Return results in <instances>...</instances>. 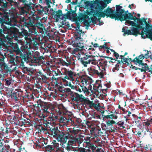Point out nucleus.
<instances>
[{"label":"nucleus","mask_w":152,"mask_h":152,"mask_svg":"<svg viewBox=\"0 0 152 152\" xmlns=\"http://www.w3.org/2000/svg\"><path fill=\"white\" fill-rule=\"evenodd\" d=\"M28 43L26 44H22V43H13L12 47L13 50L16 55L21 58L26 62H31V63H37L44 59V57L42 56H40V53L38 51H36L33 56L34 59L31 56V52H29L28 49Z\"/></svg>","instance_id":"1"},{"label":"nucleus","mask_w":152,"mask_h":152,"mask_svg":"<svg viewBox=\"0 0 152 152\" xmlns=\"http://www.w3.org/2000/svg\"><path fill=\"white\" fill-rule=\"evenodd\" d=\"M116 12L108 7L103 12L99 13V16L104 18L106 16L107 18L109 17L112 19H115V20H120L122 21L126 20L127 19L130 20L131 18L129 17L128 14H124L125 11L122 9L123 7L120 5H116Z\"/></svg>","instance_id":"2"},{"label":"nucleus","mask_w":152,"mask_h":152,"mask_svg":"<svg viewBox=\"0 0 152 152\" xmlns=\"http://www.w3.org/2000/svg\"><path fill=\"white\" fill-rule=\"evenodd\" d=\"M58 89L59 91L62 93H64L67 96L68 95H70L72 102L79 101L83 102L86 101V98L83 96L82 94L79 95L75 92L72 91L69 88H66L60 86Z\"/></svg>","instance_id":"3"},{"label":"nucleus","mask_w":152,"mask_h":152,"mask_svg":"<svg viewBox=\"0 0 152 152\" xmlns=\"http://www.w3.org/2000/svg\"><path fill=\"white\" fill-rule=\"evenodd\" d=\"M86 53L84 54L82 57H80L78 60L80 61L81 63L85 67H86L88 64H91L94 65H96L97 61L94 58L95 56L91 55H86Z\"/></svg>","instance_id":"4"},{"label":"nucleus","mask_w":152,"mask_h":152,"mask_svg":"<svg viewBox=\"0 0 152 152\" xmlns=\"http://www.w3.org/2000/svg\"><path fill=\"white\" fill-rule=\"evenodd\" d=\"M91 13L90 12H88L87 15L85 13L80 12L79 14V16L76 17L75 19V21L77 28L78 29H79L80 27V23L82 20H83L84 23L86 24V26L88 27L90 26V22L86 20V19L88 18L89 17L88 16L91 15Z\"/></svg>","instance_id":"5"},{"label":"nucleus","mask_w":152,"mask_h":152,"mask_svg":"<svg viewBox=\"0 0 152 152\" xmlns=\"http://www.w3.org/2000/svg\"><path fill=\"white\" fill-rule=\"evenodd\" d=\"M51 105L49 103L45 102L43 103L39 107V116L41 119L44 118L46 116L47 113H49V112L48 111V109L53 110L54 109L53 107H50Z\"/></svg>","instance_id":"6"},{"label":"nucleus","mask_w":152,"mask_h":152,"mask_svg":"<svg viewBox=\"0 0 152 152\" xmlns=\"http://www.w3.org/2000/svg\"><path fill=\"white\" fill-rule=\"evenodd\" d=\"M70 135V133L68 132H62L59 130L53 137L58 141L65 143Z\"/></svg>","instance_id":"7"},{"label":"nucleus","mask_w":152,"mask_h":152,"mask_svg":"<svg viewBox=\"0 0 152 152\" xmlns=\"http://www.w3.org/2000/svg\"><path fill=\"white\" fill-rule=\"evenodd\" d=\"M83 38L79 37V36L75 35L74 39L73 40L71 39L70 40V44L74 47L78 48L81 49L84 48V46L83 44Z\"/></svg>","instance_id":"8"},{"label":"nucleus","mask_w":152,"mask_h":152,"mask_svg":"<svg viewBox=\"0 0 152 152\" xmlns=\"http://www.w3.org/2000/svg\"><path fill=\"white\" fill-rule=\"evenodd\" d=\"M144 58L145 56H143L142 54H141L138 56L136 57L132 61L136 64H139V66H140V65H142V68H143L144 69H145V71H148L149 68L147 64L143 62L142 60Z\"/></svg>","instance_id":"9"},{"label":"nucleus","mask_w":152,"mask_h":152,"mask_svg":"<svg viewBox=\"0 0 152 152\" xmlns=\"http://www.w3.org/2000/svg\"><path fill=\"white\" fill-rule=\"evenodd\" d=\"M142 18L144 20L143 24L145 25V31H144L145 32V34L147 37L152 40V25L150 26L148 24L144 18Z\"/></svg>","instance_id":"10"},{"label":"nucleus","mask_w":152,"mask_h":152,"mask_svg":"<svg viewBox=\"0 0 152 152\" xmlns=\"http://www.w3.org/2000/svg\"><path fill=\"white\" fill-rule=\"evenodd\" d=\"M64 82V85L65 86H69L72 89H74L76 87L75 85V78L69 79L68 76H65L63 79Z\"/></svg>","instance_id":"11"},{"label":"nucleus","mask_w":152,"mask_h":152,"mask_svg":"<svg viewBox=\"0 0 152 152\" xmlns=\"http://www.w3.org/2000/svg\"><path fill=\"white\" fill-rule=\"evenodd\" d=\"M99 68L100 70L101 71V69L100 68V67H99ZM88 71L90 75H91L93 76L96 75L101 78H104V72L103 71H100L99 72L97 70L92 67H90L89 69H88Z\"/></svg>","instance_id":"12"},{"label":"nucleus","mask_w":152,"mask_h":152,"mask_svg":"<svg viewBox=\"0 0 152 152\" xmlns=\"http://www.w3.org/2000/svg\"><path fill=\"white\" fill-rule=\"evenodd\" d=\"M20 23L21 24V26L22 27H25L28 29L33 25V21L30 18L26 19L24 18H23L20 19Z\"/></svg>","instance_id":"13"},{"label":"nucleus","mask_w":152,"mask_h":152,"mask_svg":"<svg viewBox=\"0 0 152 152\" xmlns=\"http://www.w3.org/2000/svg\"><path fill=\"white\" fill-rule=\"evenodd\" d=\"M99 82L101 83V81L99 80H97L94 85L93 84V93H94L96 92L99 93V89L102 90L103 93H104V91L107 92V88L102 89L101 88L102 87L101 85L99 83Z\"/></svg>","instance_id":"14"},{"label":"nucleus","mask_w":152,"mask_h":152,"mask_svg":"<svg viewBox=\"0 0 152 152\" xmlns=\"http://www.w3.org/2000/svg\"><path fill=\"white\" fill-rule=\"evenodd\" d=\"M59 121L60 123H64V125H66L68 124V123H71V124L73 126H76L75 123L72 120V119L69 117L67 118L63 116H61L59 119Z\"/></svg>","instance_id":"15"},{"label":"nucleus","mask_w":152,"mask_h":152,"mask_svg":"<svg viewBox=\"0 0 152 152\" xmlns=\"http://www.w3.org/2000/svg\"><path fill=\"white\" fill-rule=\"evenodd\" d=\"M21 69L23 73L27 74L28 75L30 76V78L31 77L33 79V77H34V72L33 69L25 66H22Z\"/></svg>","instance_id":"16"},{"label":"nucleus","mask_w":152,"mask_h":152,"mask_svg":"<svg viewBox=\"0 0 152 152\" xmlns=\"http://www.w3.org/2000/svg\"><path fill=\"white\" fill-rule=\"evenodd\" d=\"M52 15H54V18H60L63 20L65 19V17H64V14H62V11L60 10L58 11H54L53 12Z\"/></svg>","instance_id":"17"},{"label":"nucleus","mask_w":152,"mask_h":152,"mask_svg":"<svg viewBox=\"0 0 152 152\" xmlns=\"http://www.w3.org/2000/svg\"><path fill=\"white\" fill-rule=\"evenodd\" d=\"M10 34L12 37L17 38L18 37L19 31V30L15 27L10 28L9 30Z\"/></svg>","instance_id":"18"},{"label":"nucleus","mask_w":152,"mask_h":152,"mask_svg":"<svg viewBox=\"0 0 152 152\" xmlns=\"http://www.w3.org/2000/svg\"><path fill=\"white\" fill-rule=\"evenodd\" d=\"M59 127L56 126L52 125L51 126L50 129H48V130L50 132H51V135L53 137L59 131Z\"/></svg>","instance_id":"19"},{"label":"nucleus","mask_w":152,"mask_h":152,"mask_svg":"<svg viewBox=\"0 0 152 152\" xmlns=\"http://www.w3.org/2000/svg\"><path fill=\"white\" fill-rule=\"evenodd\" d=\"M61 71L64 75L68 76L69 79L74 78H72L73 72L71 70H69V69H67L65 68H63L61 69Z\"/></svg>","instance_id":"20"},{"label":"nucleus","mask_w":152,"mask_h":152,"mask_svg":"<svg viewBox=\"0 0 152 152\" xmlns=\"http://www.w3.org/2000/svg\"><path fill=\"white\" fill-rule=\"evenodd\" d=\"M36 77L39 80H42L43 82L45 83L47 81V77L41 71H39L37 72Z\"/></svg>","instance_id":"21"},{"label":"nucleus","mask_w":152,"mask_h":152,"mask_svg":"<svg viewBox=\"0 0 152 152\" xmlns=\"http://www.w3.org/2000/svg\"><path fill=\"white\" fill-rule=\"evenodd\" d=\"M125 119L121 118L119 120V121L116 123L115 125L116 127L118 126V128H122L123 129L125 128L124 125H125Z\"/></svg>","instance_id":"22"},{"label":"nucleus","mask_w":152,"mask_h":152,"mask_svg":"<svg viewBox=\"0 0 152 152\" xmlns=\"http://www.w3.org/2000/svg\"><path fill=\"white\" fill-rule=\"evenodd\" d=\"M11 93H12L11 95V97H14L15 99L17 100V99H18V97L22 96L23 92L22 91H19L18 90H15V91H13L12 93V92Z\"/></svg>","instance_id":"23"},{"label":"nucleus","mask_w":152,"mask_h":152,"mask_svg":"<svg viewBox=\"0 0 152 152\" xmlns=\"http://www.w3.org/2000/svg\"><path fill=\"white\" fill-rule=\"evenodd\" d=\"M104 112V111H103L101 112L103 119L106 120V119H108L109 118H110L112 119H116L118 118V116L115 115V114H110V115H104L103 114Z\"/></svg>","instance_id":"24"},{"label":"nucleus","mask_w":152,"mask_h":152,"mask_svg":"<svg viewBox=\"0 0 152 152\" xmlns=\"http://www.w3.org/2000/svg\"><path fill=\"white\" fill-rule=\"evenodd\" d=\"M40 6L41 7V8L42 9H38V13L39 15H43L44 14H47L48 13V12L49 11V10L48 8V7H45L43 8L41 5H40Z\"/></svg>","instance_id":"25"},{"label":"nucleus","mask_w":152,"mask_h":152,"mask_svg":"<svg viewBox=\"0 0 152 152\" xmlns=\"http://www.w3.org/2000/svg\"><path fill=\"white\" fill-rule=\"evenodd\" d=\"M28 32L30 37L32 35H37L38 31L36 27L32 26L28 28Z\"/></svg>","instance_id":"26"},{"label":"nucleus","mask_w":152,"mask_h":152,"mask_svg":"<svg viewBox=\"0 0 152 152\" xmlns=\"http://www.w3.org/2000/svg\"><path fill=\"white\" fill-rule=\"evenodd\" d=\"M108 61L107 60H102L100 62V65L101 67L102 70L104 73L105 72V68L109 67V65L107 64Z\"/></svg>","instance_id":"27"},{"label":"nucleus","mask_w":152,"mask_h":152,"mask_svg":"<svg viewBox=\"0 0 152 152\" xmlns=\"http://www.w3.org/2000/svg\"><path fill=\"white\" fill-rule=\"evenodd\" d=\"M8 18V15L6 14H2L0 13V24L2 25L4 23H5V20Z\"/></svg>","instance_id":"28"},{"label":"nucleus","mask_w":152,"mask_h":152,"mask_svg":"<svg viewBox=\"0 0 152 152\" xmlns=\"http://www.w3.org/2000/svg\"><path fill=\"white\" fill-rule=\"evenodd\" d=\"M80 50V49L79 48H75L72 51V54L74 56L77 57L78 58L81 56V54L79 52Z\"/></svg>","instance_id":"29"},{"label":"nucleus","mask_w":152,"mask_h":152,"mask_svg":"<svg viewBox=\"0 0 152 152\" xmlns=\"http://www.w3.org/2000/svg\"><path fill=\"white\" fill-rule=\"evenodd\" d=\"M21 32H19V36L23 37L25 36V37H27L29 36V32L25 29L23 28Z\"/></svg>","instance_id":"30"},{"label":"nucleus","mask_w":152,"mask_h":152,"mask_svg":"<svg viewBox=\"0 0 152 152\" xmlns=\"http://www.w3.org/2000/svg\"><path fill=\"white\" fill-rule=\"evenodd\" d=\"M51 145L53 148V150L54 151H57L59 148V144L58 143L56 142V140H53L51 143Z\"/></svg>","instance_id":"31"},{"label":"nucleus","mask_w":152,"mask_h":152,"mask_svg":"<svg viewBox=\"0 0 152 152\" xmlns=\"http://www.w3.org/2000/svg\"><path fill=\"white\" fill-rule=\"evenodd\" d=\"M0 152H11L10 146L9 145H4L3 147H1Z\"/></svg>","instance_id":"32"},{"label":"nucleus","mask_w":152,"mask_h":152,"mask_svg":"<svg viewBox=\"0 0 152 152\" xmlns=\"http://www.w3.org/2000/svg\"><path fill=\"white\" fill-rule=\"evenodd\" d=\"M132 131L134 133H136V135H138L139 136L141 134L142 132L141 129L138 126H137V128H133Z\"/></svg>","instance_id":"33"},{"label":"nucleus","mask_w":152,"mask_h":152,"mask_svg":"<svg viewBox=\"0 0 152 152\" xmlns=\"http://www.w3.org/2000/svg\"><path fill=\"white\" fill-rule=\"evenodd\" d=\"M58 109V113L60 114L62 113H63V114H65V113L67 112V109L63 105L60 106Z\"/></svg>","instance_id":"34"},{"label":"nucleus","mask_w":152,"mask_h":152,"mask_svg":"<svg viewBox=\"0 0 152 152\" xmlns=\"http://www.w3.org/2000/svg\"><path fill=\"white\" fill-rule=\"evenodd\" d=\"M21 5H23L24 6L21 7L20 6H19V7L18 8L20 9V14L21 15H23L24 14L25 12H26V11L25 10V8H26V7H29V6H25V5L23 4L22 3H21Z\"/></svg>","instance_id":"35"},{"label":"nucleus","mask_w":152,"mask_h":152,"mask_svg":"<svg viewBox=\"0 0 152 152\" xmlns=\"http://www.w3.org/2000/svg\"><path fill=\"white\" fill-rule=\"evenodd\" d=\"M142 18L141 19L140 18H138L136 17H132V18H131L130 19V20H133L135 22H136L137 20H138L139 24H140L141 25L143 26L144 24L143 23L144 21V20L142 18Z\"/></svg>","instance_id":"36"},{"label":"nucleus","mask_w":152,"mask_h":152,"mask_svg":"<svg viewBox=\"0 0 152 152\" xmlns=\"http://www.w3.org/2000/svg\"><path fill=\"white\" fill-rule=\"evenodd\" d=\"M3 30L0 28V45L2 44L4 42V35L3 34Z\"/></svg>","instance_id":"37"},{"label":"nucleus","mask_w":152,"mask_h":152,"mask_svg":"<svg viewBox=\"0 0 152 152\" xmlns=\"http://www.w3.org/2000/svg\"><path fill=\"white\" fill-rule=\"evenodd\" d=\"M39 129L41 132H45V134L47 133L50 134L49 132H47L48 129L46 127H44L42 125H40L39 126Z\"/></svg>","instance_id":"38"},{"label":"nucleus","mask_w":152,"mask_h":152,"mask_svg":"<svg viewBox=\"0 0 152 152\" xmlns=\"http://www.w3.org/2000/svg\"><path fill=\"white\" fill-rule=\"evenodd\" d=\"M86 148H91V150H95L96 149V147H95L94 144L91 143L90 142H87V144H86V146H85Z\"/></svg>","instance_id":"39"},{"label":"nucleus","mask_w":152,"mask_h":152,"mask_svg":"<svg viewBox=\"0 0 152 152\" xmlns=\"http://www.w3.org/2000/svg\"><path fill=\"white\" fill-rule=\"evenodd\" d=\"M85 83L86 84V86H87L88 88L87 89H88V91L90 90L91 92L92 93H93V88L92 86L91 83H89V82L86 80L85 81Z\"/></svg>","instance_id":"40"},{"label":"nucleus","mask_w":152,"mask_h":152,"mask_svg":"<svg viewBox=\"0 0 152 152\" xmlns=\"http://www.w3.org/2000/svg\"><path fill=\"white\" fill-rule=\"evenodd\" d=\"M132 35H134L135 36H137L138 34L139 33V30L137 28L134 27H132L131 29Z\"/></svg>","instance_id":"41"},{"label":"nucleus","mask_w":152,"mask_h":152,"mask_svg":"<svg viewBox=\"0 0 152 152\" xmlns=\"http://www.w3.org/2000/svg\"><path fill=\"white\" fill-rule=\"evenodd\" d=\"M122 32H124L123 35L125 36L126 35V34L129 35H132V32L131 31V30H126V29L124 28L123 27L122 28Z\"/></svg>","instance_id":"42"},{"label":"nucleus","mask_w":152,"mask_h":152,"mask_svg":"<svg viewBox=\"0 0 152 152\" xmlns=\"http://www.w3.org/2000/svg\"><path fill=\"white\" fill-rule=\"evenodd\" d=\"M10 119V122L12 124H15V123L16 121H18V118L14 116H10L8 117Z\"/></svg>","instance_id":"43"},{"label":"nucleus","mask_w":152,"mask_h":152,"mask_svg":"<svg viewBox=\"0 0 152 152\" xmlns=\"http://www.w3.org/2000/svg\"><path fill=\"white\" fill-rule=\"evenodd\" d=\"M80 86L84 93H89L88 89H87L86 86H85L84 83H83V85H80Z\"/></svg>","instance_id":"44"},{"label":"nucleus","mask_w":152,"mask_h":152,"mask_svg":"<svg viewBox=\"0 0 152 152\" xmlns=\"http://www.w3.org/2000/svg\"><path fill=\"white\" fill-rule=\"evenodd\" d=\"M106 123L107 126H112L113 124H116V122L113 120H108L106 121Z\"/></svg>","instance_id":"45"},{"label":"nucleus","mask_w":152,"mask_h":152,"mask_svg":"<svg viewBox=\"0 0 152 152\" xmlns=\"http://www.w3.org/2000/svg\"><path fill=\"white\" fill-rule=\"evenodd\" d=\"M45 149L47 151H49L50 152H51L52 151H54L53 150V148L51 145H47L46 146H45L44 147Z\"/></svg>","instance_id":"46"},{"label":"nucleus","mask_w":152,"mask_h":152,"mask_svg":"<svg viewBox=\"0 0 152 152\" xmlns=\"http://www.w3.org/2000/svg\"><path fill=\"white\" fill-rule=\"evenodd\" d=\"M76 29L77 31L74 34L75 35H78L79 36V37H81V34L82 35L83 34H84V32L82 30H80V29H78V30L77 29Z\"/></svg>","instance_id":"47"},{"label":"nucleus","mask_w":152,"mask_h":152,"mask_svg":"<svg viewBox=\"0 0 152 152\" xmlns=\"http://www.w3.org/2000/svg\"><path fill=\"white\" fill-rule=\"evenodd\" d=\"M20 2H22L23 4L28 6L30 5V0H19Z\"/></svg>","instance_id":"48"},{"label":"nucleus","mask_w":152,"mask_h":152,"mask_svg":"<svg viewBox=\"0 0 152 152\" xmlns=\"http://www.w3.org/2000/svg\"><path fill=\"white\" fill-rule=\"evenodd\" d=\"M90 118H93L94 119H101V116L97 114L94 113L91 115V117Z\"/></svg>","instance_id":"49"},{"label":"nucleus","mask_w":152,"mask_h":152,"mask_svg":"<svg viewBox=\"0 0 152 152\" xmlns=\"http://www.w3.org/2000/svg\"><path fill=\"white\" fill-rule=\"evenodd\" d=\"M21 3H22V2H20L19 0H18V2L17 3L15 2H12V3L10 5L11 6H15V7H19V6H20Z\"/></svg>","instance_id":"50"},{"label":"nucleus","mask_w":152,"mask_h":152,"mask_svg":"<svg viewBox=\"0 0 152 152\" xmlns=\"http://www.w3.org/2000/svg\"><path fill=\"white\" fill-rule=\"evenodd\" d=\"M83 138L81 137H78L77 138H75V140L72 141V142L73 143H74V142H77L79 144H81L83 142Z\"/></svg>","instance_id":"51"},{"label":"nucleus","mask_w":152,"mask_h":152,"mask_svg":"<svg viewBox=\"0 0 152 152\" xmlns=\"http://www.w3.org/2000/svg\"><path fill=\"white\" fill-rule=\"evenodd\" d=\"M127 113H128V114L126 116H124V117L125 119V121L126 122L129 120L128 118L130 117V114H132L131 112H130L129 111L126 110V114Z\"/></svg>","instance_id":"52"},{"label":"nucleus","mask_w":152,"mask_h":152,"mask_svg":"<svg viewBox=\"0 0 152 152\" xmlns=\"http://www.w3.org/2000/svg\"><path fill=\"white\" fill-rule=\"evenodd\" d=\"M72 9L71 8L69 10V11H68L67 12V13L66 14H65V15H64V17H65H65H66L67 18H70L72 16V14H71V11H72Z\"/></svg>","instance_id":"53"},{"label":"nucleus","mask_w":152,"mask_h":152,"mask_svg":"<svg viewBox=\"0 0 152 152\" xmlns=\"http://www.w3.org/2000/svg\"><path fill=\"white\" fill-rule=\"evenodd\" d=\"M10 121V119L8 117L6 118L5 120V125L7 127L10 126L11 124Z\"/></svg>","instance_id":"54"},{"label":"nucleus","mask_w":152,"mask_h":152,"mask_svg":"<svg viewBox=\"0 0 152 152\" xmlns=\"http://www.w3.org/2000/svg\"><path fill=\"white\" fill-rule=\"evenodd\" d=\"M105 2H107V4H106L105 3L102 2V4H101V5L104 8H105V7H106L107 5V4H108L109 3H110L111 2V1L112 0H103Z\"/></svg>","instance_id":"55"},{"label":"nucleus","mask_w":152,"mask_h":152,"mask_svg":"<svg viewBox=\"0 0 152 152\" xmlns=\"http://www.w3.org/2000/svg\"><path fill=\"white\" fill-rule=\"evenodd\" d=\"M5 100L4 98H1L0 99V107H3L4 105L5 102Z\"/></svg>","instance_id":"56"},{"label":"nucleus","mask_w":152,"mask_h":152,"mask_svg":"<svg viewBox=\"0 0 152 152\" xmlns=\"http://www.w3.org/2000/svg\"><path fill=\"white\" fill-rule=\"evenodd\" d=\"M144 25L143 26H142L140 24H136L135 26L136 27V28H137L138 29H142V30H144V29H145V28L144 27Z\"/></svg>","instance_id":"57"},{"label":"nucleus","mask_w":152,"mask_h":152,"mask_svg":"<svg viewBox=\"0 0 152 152\" xmlns=\"http://www.w3.org/2000/svg\"><path fill=\"white\" fill-rule=\"evenodd\" d=\"M69 132H68L69 133H70L72 134L73 135H76L78 133V131L77 130L75 129H70L69 130Z\"/></svg>","instance_id":"58"},{"label":"nucleus","mask_w":152,"mask_h":152,"mask_svg":"<svg viewBox=\"0 0 152 152\" xmlns=\"http://www.w3.org/2000/svg\"><path fill=\"white\" fill-rule=\"evenodd\" d=\"M10 126L6 127V129L3 132V133H4V134H8L9 133H10Z\"/></svg>","instance_id":"59"},{"label":"nucleus","mask_w":152,"mask_h":152,"mask_svg":"<svg viewBox=\"0 0 152 152\" xmlns=\"http://www.w3.org/2000/svg\"><path fill=\"white\" fill-rule=\"evenodd\" d=\"M126 23H127L130 25L132 26H135L136 23L133 21H131L129 20H126Z\"/></svg>","instance_id":"60"},{"label":"nucleus","mask_w":152,"mask_h":152,"mask_svg":"<svg viewBox=\"0 0 152 152\" xmlns=\"http://www.w3.org/2000/svg\"><path fill=\"white\" fill-rule=\"evenodd\" d=\"M10 134H13L14 135H16L18 133L17 132L12 128H10Z\"/></svg>","instance_id":"61"},{"label":"nucleus","mask_w":152,"mask_h":152,"mask_svg":"<svg viewBox=\"0 0 152 152\" xmlns=\"http://www.w3.org/2000/svg\"><path fill=\"white\" fill-rule=\"evenodd\" d=\"M104 43V44L103 45H101L100 46H99L98 47L99 48V49L100 50H101V49L104 48H105V49H108V48L106 46V43L105 42Z\"/></svg>","instance_id":"62"},{"label":"nucleus","mask_w":152,"mask_h":152,"mask_svg":"<svg viewBox=\"0 0 152 152\" xmlns=\"http://www.w3.org/2000/svg\"><path fill=\"white\" fill-rule=\"evenodd\" d=\"M5 142L4 140L3 139H2L1 137H0V148H1V147H3L4 145V142Z\"/></svg>","instance_id":"63"},{"label":"nucleus","mask_w":152,"mask_h":152,"mask_svg":"<svg viewBox=\"0 0 152 152\" xmlns=\"http://www.w3.org/2000/svg\"><path fill=\"white\" fill-rule=\"evenodd\" d=\"M12 80L9 79L5 80V85L8 86L10 85L11 84Z\"/></svg>","instance_id":"64"}]
</instances>
